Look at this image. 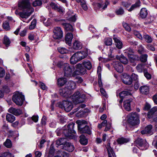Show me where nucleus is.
Wrapping results in <instances>:
<instances>
[{
  "instance_id": "51",
  "label": "nucleus",
  "mask_w": 157,
  "mask_h": 157,
  "mask_svg": "<svg viewBox=\"0 0 157 157\" xmlns=\"http://www.w3.org/2000/svg\"><path fill=\"white\" fill-rule=\"evenodd\" d=\"M42 2L40 0H36L33 3V5L34 7L40 6Z\"/></svg>"
},
{
  "instance_id": "28",
  "label": "nucleus",
  "mask_w": 157,
  "mask_h": 157,
  "mask_svg": "<svg viewBox=\"0 0 157 157\" xmlns=\"http://www.w3.org/2000/svg\"><path fill=\"white\" fill-rule=\"evenodd\" d=\"M77 56L75 53H74L71 57L70 61L71 64H75L79 60L78 59Z\"/></svg>"
},
{
  "instance_id": "9",
  "label": "nucleus",
  "mask_w": 157,
  "mask_h": 157,
  "mask_svg": "<svg viewBox=\"0 0 157 157\" xmlns=\"http://www.w3.org/2000/svg\"><path fill=\"white\" fill-rule=\"evenodd\" d=\"M137 146L141 150H144L148 147V144L145 140L140 138H138L136 141Z\"/></svg>"
},
{
  "instance_id": "56",
  "label": "nucleus",
  "mask_w": 157,
  "mask_h": 157,
  "mask_svg": "<svg viewBox=\"0 0 157 157\" xmlns=\"http://www.w3.org/2000/svg\"><path fill=\"white\" fill-rule=\"evenodd\" d=\"M133 33L139 39H142V37L141 35L138 31L135 30L133 31Z\"/></svg>"
},
{
  "instance_id": "22",
  "label": "nucleus",
  "mask_w": 157,
  "mask_h": 157,
  "mask_svg": "<svg viewBox=\"0 0 157 157\" xmlns=\"http://www.w3.org/2000/svg\"><path fill=\"white\" fill-rule=\"evenodd\" d=\"M152 126L151 125H149L146 127L144 130H142L141 133L142 134L151 133L152 132Z\"/></svg>"
},
{
  "instance_id": "21",
  "label": "nucleus",
  "mask_w": 157,
  "mask_h": 157,
  "mask_svg": "<svg viewBox=\"0 0 157 157\" xmlns=\"http://www.w3.org/2000/svg\"><path fill=\"white\" fill-rule=\"evenodd\" d=\"M62 25L64 28L67 31H70L73 32L74 31V29L73 26L69 23H63Z\"/></svg>"
},
{
  "instance_id": "53",
  "label": "nucleus",
  "mask_w": 157,
  "mask_h": 157,
  "mask_svg": "<svg viewBox=\"0 0 157 157\" xmlns=\"http://www.w3.org/2000/svg\"><path fill=\"white\" fill-rule=\"evenodd\" d=\"M123 82L127 85L131 84L132 82V80L131 78H129L128 79L125 78L123 80Z\"/></svg>"
},
{
  "instance_id": "17",
  "label": "nucleus",
  "mask_w": 157,
  "mask_h": 157,
  "mask_svg": "<svg viewBox=\"0 0 157 157\" xmlns=\"http://www.w3.org/2000/svg\"><path fill=\"white\" fill-rule=\"evenodd\" d=\"M132 102V98L127 99L124 101V107L127 111H130L131 110L130 105Z\"/></svg>"
},
{
  "instance_id": "29",
  "label": "nucleus",
  "mask_w": 157,
  "mask_h": 157,
  "mask_svg": "<svg viewBox=\"0 0 157 157\" xmlns=\"http://www.w3.org/2000/svg\"><path fill=\"white\" fill-rule=\"evenodd\" d=\"M157 110V108L154 107L152 108L150 111L148 112L147 114V117L149 118H153L154 114Z\"/></svg>"
},
{
  "instance_id": "40",
  "label": "nucleus",
  "mask_w": 157,
  "mask_h": 157,
  "mask_svg": "<svg viewBox=\"0 0 157 157\" xmlns=\"http://www.w3.org/2000/svg\"><path fill=\"white\" fill-rule=\"evenodd\" d=\"M140 1H138L135 4L132 5L131 8L128 10L129 11H131L134 9L139 7L140 5Z\"/></svg>"
},
{
  "instance_id": "25",
  "label": "nucleus",
  "mask_w": 157,
  "mask_h": 157,
  "mask_svg": "<svg viewBox=\"0 0 157 157\" xmlns=\"http://www.w3.org/2000/svg\"><path fill=\"white\" fill-rule=\"evenodd\" d=\"M73 47L76 50L80 49L82 48V45L80 41L75 40L73 43Z\"/></svg>"
},
{
  "instance_id": "4",
  "label": "nucleus",
  "mask_w": 157,
  "mask_h": 157,
  "mask_svg": "<svg viewBox=\"0 0 157 157\" xmlns=\"http://www.w3.org/2000/svg\"><path fill=\"white\" fill-rule=\"evenodd\" d=\"M128 122L130 125L134 126L139 124V117L137 113H131L128 115Z\"/></svg>"
},
{
  "instance_id": "2",
  "label": "nucleus",
  "mask_w": 157,
  "mask_h": 157,
  "mask_svg": "<svg viewBox=\"0 0 157 157\" xmlns=\"http://www.w3.org/2000/svg\"><path fill=\"white\" fill-rule=\"evenodd\" d=\"M59 69L62 70L65 77L72 76V72L75 68L73 66H70L68 63H63L62 62H59Z\"/></svg>"
},
{
  "instance_id": "52",
  "label": "nucleus",
  "mask_w": 157,
  "mask_h": 157,
  "mask_svg": "<svg viewBox=\"0 0 157 157\" xmlns=\"http://www.w3.org/2000/svg\"><path fill=\"white\" fill-rule=\"evenodd\" d=\"M124 13V10L122 8H120L117 10L116 11V13L117 15H121Z\"/></svg>"
},
{
  "instance_id": "35",
  "label": "nucleus",
  "mask_w": 157,
  "mask_h": 157,
  "mask_svg": "<svg viewBox=\"0 0 157 157\" xmlns=\"http://www.w3.org/2000/svg\"><path fill=\"white\" fill-rule=\"evenodd\" d=\"M82 64L85 68L89 70H90L92 67V64L89 61H84L82 63Z\"/></svg>"
},
{
  "instance_id": "23",
  "label": "nucleus",
  "mask_w": 157,
  "mask_h": 157,
  "mask_svg": "<svg viewBox=\"0 0 157 157\" xmlns=\"http://www.w3.org/2000/svg\"><path fill=\"white\" fill-rule=\"evenodd\" d=\"M76 122L78 124V130L87 124V122L84 120H78Z\"/></svg>"
},
{
  "instance_id": "10",
  "label": "nucleus",
  "mask_w": 157,
  "mask_h": 157,
  "mask_svg": "<svg viewBox=\"0 0 157 157\" xmlns=\"http://www.w3.org/2000/svg\"><path fill=\"white\" fill-rule=\"evenodd\" d=\"M64 109L66 112L70 111L73 108L72 103L68 101H63L61 104L59 103V108Z\"/></svg>"
},
{
  "instance_id": "45",
  "label": "nucleus",
  "mask_w": 157,
  "mask_h": 157,
  "mask_svg": "<svg viewBox=\"0 0 157 157\" xmlns=\"http://www.w3.org/2000/svg\"><path fill=\"white\" fill-rule=\"evenodd\" d=\"M67 82V79L65 78H59V86H63Z\"/></svg>"
},
{
  "instance_id": "32",
  "label": "nucleus",
  "mask_w": 157,
  "mask_h": 157,
  "mask_svg": "<svg viewBox=\"0 0 157 157\" xmlns=\"http://www.w3.org/2000/svg\"><path fill=\"white\" fill-rule=\"evenodd\" d=\"M147 15V10L145 8H142L140 10V15L142 18H145Z\"/></svg>"
},
{
  "instance_id": "38",
  "label": "nucleus",
  "mask_w": 157,
  "mask_h": 157,
  "mask_svg": "<svg viewBox=\"0 0 157 157\" xmlns=\"http://www.w3.org/2000/svg\"><path fill=\"white\" fill-rule=\"evenodd\" d=\"M59 28L58 27L55 28L53 30L54 34L53 35V37L55 39H58L59 38Z\"/></svg>"
},
{
  "instance_id": "59",
  "label": "nucleus",
  "mask_w": 157,
  "mask_h": 157,
  "mask_svg": "<svg viewBox=\"0 0 157 157\" xmlns=\"http://www.w3.org/2000/svg\"><path fill=\"white\" fill-rule=\"evenodd\" d=\"M5 70L2 67H0V77H3L5 75Z\"/></svg>"
},
{
  "instance_id": "54",
  "label": "nucleus",
  "mask_w": 157,
  "mask_h": 157,
  "mask_svg": "<svg viewBox=\"0 0 157 157\" xmlns=\"http://www.w3.org/2000/svg\"><path fill=\"white\" fill-rule=\"evenodd\" d=\"M147 54L142 55L140 56V60L141 62H145L147 61Z\"/></svg>"
},
{
  "instance_id": "7",
  "label": "nucleus",
  "mask_w": 157,
  "mask_h": 157,
  "mask_svg": "<svg viewBox=\"0 0 157 157\" xmlns=\"http://www.w3.org/2000/svg\"><path fill=\"white\" fill-rule=\"evenodd\" d=\"M59 148L69 152H72L74 149V145L71 143L67 141L63 143L59 142Z\"/></svg>"
},
{
  "instance_id": "41",
  "label": "nucleus",
  "mask_w": 157,
  "mask_h": 157,
  "mask_svg": "<svg viewBox=\"0 0 157 157\" xmlns=\"http://www.w3.org/2000/svg\"><path fill=\"white\" fill-rule=\"evenodd\" d=\"M124 51V53L128 56L134 53L133 50L130 48L125 50Z\"/></svg>"
},
{
  "instance_id": "42",
  "label": "nucleus",
  "mask_w": 157,
  "mask_h": 157,
  "mask_svg": "<svg viewBox=\"0 0 157 157\" xmlns=\"http://www.w3.org/2000/svg\"><path fill=\"white\" fill-rule=\"evenodd\" d=\"M4 145L8 148H10L12 146L11 142L9 139H6V141L4 143Z\"/></svg>"
},
{
  "instance_id": "31",
  "label": "nucleus",
  "mask_w": 157,
  "mask_h": 157,
  "mask_svg": "<svg viewBox=\"0 0 157 157\" xmlns=\"http://www.w3.org/2000/svg\"><path fill=\"white\" fill-rule=\"evenodd\" d=\"M132 94L130 92L127 91H124L119 94V96L120 98H124L126 96L131 95Z\"/></svg>"
},
{
  "instance_id": "64",
  "label": "nucleus",
  "mask_w": 157,
  "mask_h": 157,
  "mask_svg": "<svg viewBox=\"0 0 157 157\" xmlns=\"http://www.w3.org/2000/svg\"><path fill=\"white\" fill-rule=\"evenodd\" d=\"M32 120L35 122H37L38 120V117L37 116L33 115L31 117Z\"/></svg>"
},
{
  "instance_id": "27",
  "label": "nucleus",
  "mask_w": 157,
  "mask_h": 157,
  "mask_svg": "<svg viewBox=\"0 0 157 157\" xmlns=\"http://www.w3.org/2000/svg\"><path fill=\"white\" fill-rule=\"evenodd\" d=\"M140 90L142 94H146L149 92V87L146 85L141 86L140 88Z\"/></svg>"
},
{
  "instance_id": "20",
  "label": "nucleus",
  "mask_w": 157,
  "mask_h": 157,
  "mask_svg": "<svg viewBox=\"0 0 157 157\" xmlns=\"http://www.w3.org/2000/svg\"><path fill=\"white\" fill-rule=\"evenodd\" d=\"M113 39L114 41L116 47L119 49H121L122 47V43L119 38L116 36H114Z\"/></svg>"
},
{
  "instance_id": "48",
  "label": "nucleus",
  "mask_w": 157,
  "mask_h": 157,
  "mask_svg": "<svg viewBox=\"0 0 157 157\" xmlns=\"http://www.w3.org/2000/svg\"><path fill=\"white\" fill-rule=\"evenodd\" d=\"M105 44L107 46H110L112 44V41L111 38H108L105 39Z\"/></svg>"
},
{
  "instance_id": "13",
  "label": "nucleus",
  "mask_w": 157,
  "mask_h": 157,
  "mask_svg": "<svg viewBox=\"0 0 157 157\" xmlns=\"http://www.w3.org/2000/svg\"><path fill=\"white\" fill-rule=\"evenodd\" d=\"M78 131L81 133H87L89 135L91 134V130L89 127L87 125H85L83 127L80 128Z\"/></svg>"
},
{
  "instance_id": "24",
  "label": "nucleus",
  "mask_w": 157,
  "mask_h": 157,
  "mask_svg": "<svg viewBox=\"0 0 157 157\" xmlns=\"http://www.w3.org/2000/svg\"><path fill=\"white\" fill-rule=\"evenodd\" d=\"M128 57L130 62L132 63H134L135 61H138L139 59L138 56L133 54H132Z\"/></svg>"
},
{
  "instance_id": "62",
  "label": "nucleus",
  "mask_w": 157,
  "mask_h": 157,
  "mask_svg": "<svg viewBox=\"0 0 157 157\" xmlns=\"http://www.w3.org/2000/svg\"><path fill=\"white\" fill-rule=\"evenodd\" d=\"M151 107L150 105L148 103H146L144 105L143 109L145 110H148Z\"/></svg>"
},
{
  "instance_id": "11",
  "label": "nucleus",
  "mask_w": 157,
  "mask_h": 157,
  "mask_svg": "<svg viewBox=\"0 0 157 157\" xmlns=\"http://www.w3.org/2000/svg\"><path fill=\"white\" fill-rule=\"evenodd\" d=\"M67 15L66 18L68 21L71 22H75L76 21L77 16L76 14H74L73 12L70 11H68Z\"/></svg>"
},
{
  "instance_id": "26",
  "label": "nucleus",
  "mask_w": 157,
  "mask_h": 157,
  "mask_svg": "<svg viewBox=\"0 0 157 157\" xmlns=\"http://www.w3.org/2000/svg\"><path fill=\"white\" fill-rule=\"evenodd\" d=\"M55 152V149L52 145L50 147L49 151L48 152L46 153V154L47 155V157H52L54 155Z\"/></svg>"
},
{
  "instance_id": "36",
  "label": "nucleus",
  "mask_w": 157,
  "mask_h": 157,
  "mask_svg": "<svg viewBox=\"0 0 157 157\" xmlns=\"http://www.w3.org/2000/svg\"><path fill=\"white\" fill-rule=\"evenodd\" d=\"M117 58L119 59L121 63L124 64H127L128 63L127 59L123 56H121L120 57L118 56Z\"/></svg>"
},
{
  "instance_id": "6",
  "label": "nucleus",
  "mask_w": 157,
  "mask_h": 157,
  "mask_svg": "<svg viewBox=\"0 0 157 157\" xmlns=\"http://www.w3.org/2000/svg\"><path fill=\"white\" fill-rule=\"evenodd\" d=\"M76 70L73 73L72 77H75L77 75H84L86 73V70L85 68L84 67L82 64L78 63L75 66Z\"/></svg>"
},
{
  "instance_id": "5",
  "label": "nucleus",
  "mask_w": 157,
  "mask_h": 157,
  "mask_svg": "<svg viewBox=\"0 0 157 157\" xmlns=\"http://www.w3.org/2000/svg\"><path fill=\"white\" fill-rule=\"evenodd\" d=\"M32 2V0H21L18 3V8L21 10L30 11L31 9H33L31 5Z\"/></svg>"
},
{
  "instance_id": "46",
  "label": "nucleus",
  "mask_w": 157,
  "mask_h": 157,
  "mask_svg": "<svg viewBox=\"0 0 157 157\" xmlns=\"http://www.w3.org/2000/svg\"><path fill=\"white\" fill-rule=\"evenodd\" d=\"M36 19H34L31 22V24L29 27V29L32 30L34 29L36 26Z\"/></svg>"
},
{
  "instance_id": "43",
  "label": "nucleus",
  "mask_w": 157,
  "mask_h": 157,
  "mask_svg": "<svg viewBox=\"0 0 157 157\" xmlns=\"http://www.w3.org/2000/svg\"><path fill=\"white\" fill-rule=\"evenodd\" d=\"M144 38L145 40L148 43H151L153 40L152 38L148 35H144Z\"/></svg>"
},
{
  "instance_id": "61",
  "label": "nucleus",
  "mask_w": 157,
  "mask_h": 157,
  "mask_svg": "<svg viewBox=\"0 0 157 157\" xmlns=\"http://www.w3.org/2000/svg\"><path fill=\"white\" fill-rule=\"evenodd\" d=\"M46 117L44 116H43L41 119V122L42 125H44L46 124Z\"/></svg>"
},
{
  "instance_id": "57",
  "label": "nucleus",
  "mask_w": 157,
  "mask_h": 157,
  "mask_svg": "<svg viewBox=\"0 0 157 157\" xmlns=\"http://www.w3.org/2000/svg\"><path fill=\"white\" fill-rule=\"evenodd\" d=\"M123 25L125 30L127 31L130 32L131 30V28L128 24L124 23L123 24Z\"/></svg>"
},
{
  "instance_id": "49",
  "label": "nucleus",
  "mask_w": 157,
  "mask_h": 157,
  "mask_svg": "<svg viewBox=\"0 0 157 157\" xmlns=\"http://www.w3.org/2000/svg\"><path fill=\"white\" fill-rule=\"evenodd\" d=\"M144 65L143 64H138L136 68L137 71L139 72H142L143 69Z\"/></svg>"
},
{
  "instance_id": "12",
  "label": "nucleus",
  "mask_w": 157,
  "mask_h": 157,
  "mask_svg": "<svg viewBox=\"0 0 157 157\" xmlns=\"http://www.w3.org/2000/svg\"><path fill=\"white\" fill-rule=\"evenodd\" d=\"M25 11L21 12L20 13V17L21 18H27L34 11V9H31L30 11L25 10Z\"/></svg>"
},
{
  "instance_id": "33",
  "label": "nucleus",
  "mask_w": 157,
  "mask_h": 157,
  "mask_svg": "<svg viewBox=\"0 0 157 157\" xmlns=\"http://www.w3.org/2000/svg\"><path fill=\"white\" fill-rule=\"evenodd\" d=\"M80 140H79L80 143L83 145H86L87 144L88 140L86 138L84 135H81L80 137Z\"/></svg>"
},
{
  "instance_id": "63",
  "label": "nucleus",
  "mask_w": 157,
  "mask_h": 157,
  "mask_svg": "<svg viewBox=\"0 0 157 157\" xmlns=\"http://www.w3.org/2000/svg\"><path fill=\"white\" fill-rule=\"evenodd\" d=\"M100 90L101 93L103 95V96L106 97H107V95L106 94V92L103 88H101Z\"/></svg>"
},
{
  "instance_id": "50",
  "label": "nucleus",
  "mask_w": 157,
  "mask_h": 157,
  "mask_svg": "<svg viewBox=\"0 0 157 157\" xmlns=\"http://www.w3.org/2000/svg\"><path fill=\"white\" fill-rule=\"evenodd\" d=\"M3 28L6 30H9L10 29V27L8 22L7 21H5L3 24Z\"/></svg>"
},
{
  "instance_id": "39",
  "label": "nucleus",
  "mask_w": 157,
  "mask_h": 157,
  "mask_svg": "<svg viewBox=\"0 0 157 157\" xmlns=\"http://www.w3.org/2000/svg\"><path fill=\"white\" fill-rule=\"evenodd\" d=\"M3 42L6 46H8L11 43L9 38L6 36H4Z\"/></svg>"
},
{
  "instance_id": "16",
  "label": "nucleus",
  "mask_w": 157,
  "mask_h": 157,
  "mask_svg": "<svg viewBox=\"0 0 157 157\" xmlns=\"http://www.w3.org/2000/svg\"><path fill=\"white\" fill-rule=\"evenodd\" d=\"M114 67L117 72L120 73L122 72L123 67L120 63L118 61L115 62L114 63Z\"/></svg>"
},
{
  "instance_id": "60",
  "label": "nucleus",
  "mask_w": 157,
  "mask_h": 157,
  "mask_svg": "<svg viewBox=\"0 0 157 157\" xmlns=\"http://www.w3.org/2000/svg\"><path fill=\"white\" fill-rule=\"evenodd\" d=\"M68 52V50L65 48H61L59 49V53L62 54H65Z\"/></svg>"
},
{
  "instance_id": "1",
  "label": "nucleus",
  "mask_w": 157,
  "mask_h": 157,
  "mask_svg": "<svg viewBox=\"0 0 157 157\" xmlns=\"http://www.w3.org/2000/svg\"><path fill=\"white\" fill-rule=\"evenodd\" d=\"M74 123H71L67 126L65 125L60 130V131L63 132L65 136L72 139H75L77 138V136L73 134V133H76L74 130Z\"/></svg>"
},
{
  "instance_id": "8",
  "label": "nucleus",
  "mask_w": 157,
  "mask_h": 157,
  "mask_svg": "<svg viewBox=\"0 0 157 157\" xmlns=\"http://www.w3.org/2000/svg\"><path fill=\"white\" fill-rule=\"evenodd\" d=\"M84 97L83 95H81L79 92H76L73 96V102L75 104L83 102L85 101Z\"/></svg>"
},
{
  "instance_id": "14",
  "label": "nucleus",
  "mask_w": 157,
  "mask_h": 157,
  "mask_svg": "<svg viewBox=\"0 0 157 157\" xmlns=\"http://www.w3.org/2000/svg\"><path fill=\"white\" fill-rule=\"evenodd\" d=\"M73 38L72 33H68L65 37V42L66 44L70 46L71 44L72 40Z\"/></svg>"
},
{
  "instance_id": "3",
  "label": "nucleus",
  "mask_w": 157,
  "mask_h": 157,
  "mask_svg": "<svg viewBox=\"0 0 157 157\" xmlns=\"http://www.w3.org/2000/svg\"><path fill=\"white\" fill-rule=\"evenodd\" d=\"M12 101L17 105L21 106L25 100V96L22 93L16 91L14 93L12 98Z\"/></svg>"
},
{
  "instance_id": "15",
  "label": "nucleus",
  "mask_w": 157,
  "mask_h": 157,
  "mask_svg": "<svg viewBox=\"0 0 157 157\" xmlns=\"http://www.w3.org/2000/svg\"><path fill=\"white\" fill-rule=\"evenodd\" d=\"M8 111L10 113L16 116L19 115L22 113L21 110L17 109L13 107H11L8 110Z\"/></svg>"
},
{
  "instance_id": "18",
  "label": "nucleus",
  "mask_w": 157,
  "mask_h": 157,
  "mask_svg": "<svg viewBox=\"0 0 157 157\" xmlns=\"http://www.w3.org/2000/svg\"><path fill=\"white\" fill-rule=\"evenodd\" d=\"M106 148L107 150L109 157H116L113 149L110 146V143H107Z\"/></svg>"
},
{
  "instance_id": "47",
  "label": "nucleus",
  "mask_w": 157,
  "mask_h": 157,
  "mask_svg": "<svg viewBox=\"0 0 157 157\" xmlns=\"http://www.w3.org/2000/svg\"><path fill=\"white\" fill-rule=\"evenodd\" d=\"M109 2L107 1H106L105 2V5L103 7V4H102V3L101 2V3H98L97 4V6L99 7V8H101L103 7V9H105V8H106L107 6L109 4Z\"/></svg>"
},
{
  "instance_id": "19",
  "label": "nucleus",
  "mask_w": 157,
  "mask_h": 157,
  "mask_svg": "<svg viewBox=\"0 0 157 157\" xmlns=\"http://www.w3.org/2000/svg\"><path fill=\"white\" fill-rule=\"evenodd\" d=\"M79 61L86 58L87 55V53L85 52H78L75 53Z\"/></svg>"
},
{
  "instance_id": "37",
  "label": "nucleus",
  "mask_w": 157,
  "mask_h": 157,
  "mask_svg": "<svg viewBox=\"0 0 157 157\" xmlns=\"http://www.w3.org/2000/svg\"><path fill=\"white\" fill-rule=\"evenodd\" d=\"M67 86L68 89L70 90L74 89L76 88V83L72 81H69L67 84Z\"/></svg>"
},
{
  "instance_id": "44",
  "label": "nucleus",
  "mask_w": 157,
  "mask_h": 157,
  "mask_svg": "<svg viewBox=\"0 0 157 157\" xmlns=\"http://www.w3.org/2000/svg\"><path fill=\"white\" fill-rule=\"evenodd\" d=\"M116 50V49L115 47H110L109 50V52L108 54V56L111 58L113 57L114 56L112 55V53H113L114 51Z\"/></svg>"
},
{
  "instance_id": "58",
  "label": "nucleus",
  "mask_w": 157,
  "mask_h": 157,
  "mask_svg": "<svg viewBox=\"0 0 157 157\" xmlns=\"http://www.w3.org/2000/svg\"><path fill=\"white\" fill-rule=\"evenodd\" d=\"M131 78L133 79V80L136 81L138 79V76L137 74L133 73L131 75Z\"/></svg>"
},
{
  "instance_id": "34",
  "label": "nucleus",
  "mask_w": 157,
  "mask_h": 157,
  "mask_svg": "<svg viewBox=\"0 0 157 157\" xmlns=\"http://www.w3.org/2000/svg\"><path fill=\"white\" fill-rule=\"evenodd\" d=\"M117 141L118 144H122L128 142V140L124 137H121L118 138Z\"/></svg>"
},
{
  "instance_id": "30",
  "label": "nucleus",
  "mask_w": 157,
  "mask_h": 157,
  "mask_svg": "<svg viewBox=\"0 0 157 157\" xmlns=\"http://www.w3.org/2000/svg\"><path fill=\"white\" fill-rule=\"evenodd\" d=\"M6 120L8 122L12 123L15 119V117L11 114H7L6 117Z\"/></svg>"
},
{
  "instance_id": "55",
  "label": "nucleus",
  "mask_w": 157,
  "mask_h": 157,
  "mask_svg": "<svg viewBox=\"0 0 157 157\" xmlns=\"http://www.w3.org/2000/svg\"><path fill=\"white\" fill-rule=\"evenodd\" d=\"M50 5L53 9H54L58 12L59 11V8L58 6L55 3L53 2H51Z\"/></svg>"
}]
</instances>
